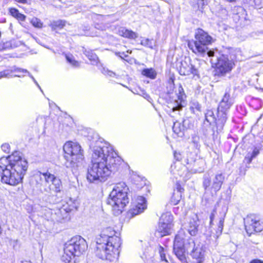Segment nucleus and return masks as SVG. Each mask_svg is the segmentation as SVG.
Wrapping results in <instances>:
<instances>
[{"label": "nucleus", "mask_w": 263, "mask_h": 263, "mask_svg": "<svg viewBox=\"0 0 263 263\" xmlns=\"http://www.w3.org/2000/svg\"><path fill=\"white\" fill-rule=\"evenodd\" d=\"M121 163V159L109 143L98 141L93 149L86 178L91 183L104 182L118 170Z\"/></svg>", "instance_id": "f257e3e1"}, {"label": "nucleus", "mask_w": 263, "mask_h": 263, "mask_svg": "<svg viewBox=\"0 0 263 263\" xmlns=\"http://www.w3.org/2000/svg\"><path fill=\"white\" fill-rule=\"evenodd\" d=\"M121 240L111 227L103 229L97 238L96 254L100 258L113 261L118 258Z\"/></svg>", "instance_id": "f03ea898"}, {"label": "nucleus", "mask_w": 263, "mask_h": 263, "mask_svg": "<svg viewBox=\"0 0 263 263\" xmlns=\"http://www.w3.org/2000/svg\"><path fill=\"white\" fill-rule=\"evenodd\" d=\"M128 191L129 189L124 182H119L110 192L107 203L111 206L115 215H120L129 202Z\"/></svg>", "instance_id": "7ed1b4c3"}, {"label": "nucleus", "mask_w": 263, "mask_h": 263, "mask_svg": "<svg viewBox=\"0 0 263 263\" xmlns=\"http://www.w3.org/2000/svg\"><path fill=\"white\" fill-rule=\"evenodd\" d=\"M11 166L9 169L4 170L2 176V182L10 185L18 184L23 179L28 168V162L25 159L16 161L11 157Z\"/></svg>", "instance_id": "20e7f679"}, {"label": "nucleus", "mask_w": 263, "mask_h": 263, "mask_svg": "<svg viewBox=\"0 0 263 263\" xmlns=\"http://www.w3.org/2000/svg\"><path fill=\"white\" fill-rule=\"evenodd\" d=\"M63 151L67 167L76 169L82 165L84 159V151L78 143L66 142L63 145Z\"/></svg>", "instance_id": "39448f33"}, {"label": "nucleus", "mask_w": 263, "mask_h": 263, "mask_svg": "<svg viewBox=\"0 0 263 263\" xmlns=\"http://www.w3.org/2000/svg\"><path fill=\"white\" fill-rule=\"evenodd\" d=\"M213 41V38L202 29L196 30L195 40L188 43L189 48L195 54L204 55L208 50V46Z\"/></svg>", "instance_id": "423d86ee"}, {"label": "nucleus", "mask_w": 263, "mask_h": 263, "mask_svg": "<svg viewBox=\"0 0 263 263\" xmlns=\"http://www.w3.org/2000/svg\"><path fill=\"white\" fill-rule=\"evenodd\" d=\"M184 245L186 251L193 258L197 259L196 263H202L205 252L202 245L200 242H196L189 236H187V239Z\"/></svg>", "instance_id": "0eeeda50"}, {"label": "nucleus", "mask_w": 263, "mask_h": 263, "mask_svg": "<svg viewBox=\"0 0 263 263\" xmlns=\"http://www.w3.org/2000/svg\"><path fill=\"white\" fill-rule=\"evenodd\" d=\"M173 216L171 213H163L159 219L156 234L159 237L170 235L173 230Z\"/></svg>", "instance_id": "6e6552de"}, {"label": "nucleus", "mask_w": 263, "mask_h": 263, "mask_svg": "<svg viewBox=\"0 0 263 263\" xmlns=\"http://www.w3.org/2000/svg\"><path fill=\"white\" fill-rule=\"evenodd\" d=\"M187 239V235L183 230H180L176 235L174 242V252L177 258L182 262H186L184 243Z\"/></svg>", "instance_id": "1a4fd4ad"}, {"label": "nucleus", "mask_w": 263, "mask_h": 263, "mask_svg": "<svg viewBox=\"0 0 263 263\" xmlns=\"http://www.w3.org/2000/svg\"><path fill=\"white\" fill-rule=\"evenodd\" d=\"M39 173L41 179H44L47 183H51L48 187L45 188V192L50 193L53 191L55 193H60L62 192L63 185L60 178L48 171L44 173L40 172Z\"/></svg>", "instance_id": "9d476101"}, {"label": "nucleus", "mask_w": 263, "mask_h": 263, "mask_svg": "<svg viewBox=\"0 0 263 263\" xmlns=\"http://www.w3.org/2000/svg\"><path fill=\"white\" fill-rule=\"evenodd\" d=\"M184 163L186 164L192 173H201L203 171V161L198 158L195 152L183 153Z\"/></svg>", "instance_id": "9b49d317"}, {"label": "nucleus", "mask_w": 263, "mask_h": 263, "mask_svg": "<svg viewBox=\"0 0 263 263\" xmlns=\"http://www.w3.org/2000/svg\"><path fill=\"white\" fill-rule=\"evenodd\" d=\"M243 220L246 232L249 236L254 232L259 233L263 231V221L260 220L259 216L250 214Z\"/></svg>", "instance_id": "f8f14e48"}, {"label": "nucleus", "mask_w": 263, "mask_h": 263, "mask_svg": "<svg viewBox=\"0 0 263 263\" xmlns=\"http://www.w3.org/2000/svg\"><path fill=\"white\" fill-rule=\"evenodd\" d=\"M224 180V175L222 173H217L213 178L212 183L209 174H206L203 177V186L206 192L211 191L216 193L220 189Z\"/></svg>", "instance_id": "ddd939ff"}, {"label": "nucleus", "mask_w": 263, "mask_h": 263, "mask_svg": "<svg viewBox=\"0 0 263 263\" xmlns=\"http://www.w3.org/2000/svg\"><path fill=\"white\" fill-rule=\"evenodd\" d=\"M65 245L77 256L83 254L87 249L86 241L80 236L73 237Z\"/></svg>", "instance_id": "4468645a"}, {"label": "nucleus", "mask_w": 263, "mask_h": 263, "mask_svg": "<svg viewBox=\"0 0 263 263\" xmlns=\"http://www.w3.org/2000/svg\"><path fill=\"white\" fill-rule=\"evenodd\" d=\"M216 60L217 62L215 63V75L223 76L230 70L228 55L223 54L219 57H216Z\"/></svg>", "instance_id": "2eb2a0df"}, {"label": "nucleus", "mask_w": 263, "mask_h": 263, "mask_svg": "<svg viewBox=\"0 0 263 263\" xmlns=\"http://www.w3.org/2000/svg\"><path fill=\"white\" fill-rule=\"evenodd\" d=\"M179 72L182 76H189L193 74L194 77H197L199 78L198 70L191 63V60L190 58L185 59L180 63Z\"/></svg>", "instance_id": "dca6fc26"}, {"label": "nucleus", "mask_w": 263, "mask_h": 263, "mask_svg": "<svg viewBox=\"0 0 263 263\" xmlns=\"http://www.w3.org/2000/svg\"><path fill=\"white\" fill-rule=\"evenodd\" d=\"M230 107V95L227 92L223 96L221 101L219 103L218 108V116H221V119H218V121L221 120V122H226L227 119V114L229 112Z\"/></svg>", "instance_id": "f3484780"}, {"label": "nucleus", "mask_w": 263, "mask_h": 263, "mask_svg": "<svg viewBox=\"0 0 263 263\" xmlns=\"http://www.w3.org/2000/svg\"><path fill=\"white\" fill-rule=\"evenodd\" d=\"M71 204L68 207L66 205H63L60 208L54 209L53 221H61L62 220L66 218L68 213L70 211L76 209V206L74 203L70 201Z\"/></svg>", "instance_id": "a211bd4d"}, {"label": "nucleus", "mask_w": 263, "mask_h": 263, "mask_svg": "<svg viewBox=\"0 0 263 263\" xmlns=\"http://www.w3.org/2000/svg\"><path fill=\"white\" fill-rule=\"evenodd\" d=\"M184 164V163L182 165V163H178L174 166L172 165L171 168L173 174L182 177L183 181H185L190 178V172H191L189 166L187 165L185 166Z\"/></svg>", "instance_id": "6ab92c4d"}, {"label": "nucleus", "mask_w": 263, "mask_h": 263, "mask_svg": "<svg viewBox=\"0 0 263 263\" xmlns=\"http://www.w3.org/2000/svg\"><path fill=\"white\" fill-rule=\"evenodd\" d=\"M146 199L143 196H138L135 199L133 208L129 212V214L134 217L139 214L142 213L146 209Z\"/></svg>", "instance_id": "aec40b11"}, {"label": "nucleus", "mask_w": 263, "mask_h": 263, "mask_svg": "<svg viewBox=\"0 0 263 263\" xmlns=\"http://www.w3.org/2000/svg\"><path fill=\"white\" fill-rule=\"evenodd\" d=\"M16 161L15 163H17L18 161L23 160L24 158L22 157L21 153L17 151L14 152L12 155L7 157H2L0 159V168L3 171L4 170L9 169L11 167V157Z\"/></svg>", "instance_id": "412c9836"}, {"label": "nucleus", "mask_w": 263, "mask_h": 263, "mask_svg": "<svg viewBox=\"0 0 263 263\" xmlns=\"http://www.w3.org/2000/svg\"><path fill=\"white\" fill-rule=\"evenodd\" d=\"M116 33L119 35L128 39H136L138 37L137 33L124 27H120L117 28Z\"/></svg>", "instance_id": "4be33fe9"}, {"label": "nucleus", "mask_w": 263, "mask_h": 263, "mask_svg": "<svg viewBox=\"0 0 263 263\" xmlns=\"http://www.w3.org/2000/svg\"><path fill=\"white\" fill-rule=\"evenodd\" d=\"M76 256H77L76 254L65 245L64 254L61 257L62 260L65 263H74Z\"/></svg>", "instance_id": "5701e85b"}, {"label": "nucleus", "mask_w": 263, "mask_h": 263, "mask_svg": "<svg viewBox=\"0 0 263 263\" xmlns=\"http://www.w3.org/2000/svg\"><path fill=\"white\" fill-rule=\"evenodd\" d=\"M232 13L233 21L236 23L245 17V10L240 6H235L232 10Z\"/></svg>", "instance_id": "b1692460"}, {"label": "nucleus", "mask_w": 263, "mask_h": 263, "mask_svg": "<svg viewBox=\"0 0 263 263\" xmlns=\"http://www.w3.org/2000/svg\"><path fill=\"white\" fill-rule=\"evenodd\" d=\"M179 94L178 95V100L175 102V106H173L172 110L173 111L180 110L182 109L183 105L182 102L183 101L185 95L183 93V89L181 86L178 88Z\"/></svg>", "instance_id": "393cba45"}, {"label": "nucleus", "mask_w": 263, "mask_h": 263, "mask_svg": "<svg viewBox=\"0 0 263 263\" xmlns=\"http://www.w3.org/2000/svg\"><path fill=\"white\" fill-rule=\"evenodd\" d=\"M216 118L212 110H208L205 113L204 124L206 126L216 124Z\"/></svg>", "instance_id": "a878e982"}, {"label": "nucleus", "mask_w": 263, "mask_h": 263, "mask_svg": "<svg viewBox=\"0 0 263 263\" xmlns=\"http://www.w3.org/2000/svg\"><path fill=\"white\" fill-rule=\"evenodd\" d=\"M198 221L195 219L190 220L189 227L188 232L191 236H195L198 232Z\"/></svg>", "instance_id": "bb28decb"}, {"label": "nucleus", "mask_w": 263, "mask_h": 263, "mask_svg": "<svg viewBox=\"0 0 263 263\" xmlns=\"http://www.w3.org/2000/svg\"><path fill=\"white\" fill-rule=\"evenodd\" d=\"M185 129V127L183 124H182L181 123L178 121H176L174 123L173 130L179 137H182L183 136V132Z\"/></svg>", "instance_id": "cd10ccee"}, {"label": "nucleus", "mask_w": 263, "mask_h": 263, "mask_svg": "<svg viewBox=\"0 0 263 263\" xmlns=\"http://www.w3.org/2000/svg\"><path fill=\"white\" fill-rule=\"evenodd\" d=\"M42 213L47 220L53 221L54 209L45 208L42 209Z\"/></svg>", "instance_id": "c85d7f7f"}, {"label": "nucleus", "mask_w": 263, "mask_h": 263, "mask_svg": "<svg viewBox=\"0 0 263 263\" xmlns=\"http://www.w3.org/2000/svg\"><path fill=\"white\" fill-rule=\"evenodd\" d=\"M83 52L84 54L89 59V60L93 62V64L97 63L98 58L97 55L92 52V50H87L83 48Z\"/></svg>", "instance_id": "c756f323"}, {"label": "nucleus", "mask_w": 263, "mask_h": 263, "mask_svg": "<svg viewBox=\"0 0 263 263\" xmlns=\"http://www.w3.org/2000/svg\"><path fill=\"white\" fill-rule=\"evenodd\" d=\"M259 153V150L257 147H255L252 153H248L245 158V161L247 163L250 164L252 159L255 158Z\"/></svg>", "instance_id": "7c9ffc66"}, {"label": "nucleus", "mask_w": 263, "mask_h": 263, "mask_svg": "<svg viewBox=\"0 0 263 263\" xmlns=\"http://www.w3.org/2000/svg\"><path fill=\"white\" fill-rule=\"evenodd\" d=\"M190 109L194 114L198 115L201 111V105L198 102L193 101L190 103Z\"/></svg>", "instance_id": "2f4dec72"}, {"label": "nucleus", "mask_w": 263, "mask_h": 263, "mask_svg": "<svg viewBox=\"0 0 263 263\" xmlns=\"http://www.w3.org/2000/svg\"><path fill=\"white\" fill-rule=\"evenodd\" d=\"M5 71H9V73L7 76L9 75L10 73H12V72H19L27 73L28 76L32 79L33 81H35V79L34 77L30 73V72L26 69L18 68L15 66L13 67L10 70H5ZM7 76L6 77H7Z\"/></svg>", "instance_id": "473e14b6"}, {"label": "nucleus", "mask_w": 263, "mask_h": 263, "mask_svg": "<svg viewBox=\"0 0 263 263\" xmlns=\"http://www.w3.org/2000/svg\"><path fill=\"white\" fill-rule=\"evenodd\" d=\"M182 195L179 192H174L171 199V202L173 205H177L181 199Z\"/></svg>", "instance_id": "72a5a7b5"}, {"label": "nucleus", "mask_w": 263, "mask_h": 263, "mask_svg": "<svg viewBox=\"0 0 263 263\" xmlns=\"http://www.w3.org/2000/svg\"><path fill=\"white\" fill-rule=\"evenodd\" d=\"M142 74L152 79H155L156 76V73L153 68L143 69Z\"/></svg>", "instance_id": "f704fd0d"}, {"label": "nucleus", "mask_w": 263, "mask_h": 263, "mask_svg": "<svg viewBox=\"0 0 263 263\" xmlns=\"http://www.w3.org/2000/svg\"><path fill=\"white\" fill-rule=\"evenodd\" d=\"M65 25V21L63 20H58L53 22L50 26L53 30L57 28H62Z\"/></svg>", "instance_id": "c9c22d12"}, {"label": "nucleus", "mask_w": 263, "mask_h": 263, "mask_svg": "<svg viewBox=\"0 0 263 263\" xmlns=\"http://www.w3.org/2000/svg\"><path fill=\"white\" fill-rule=\"evenodd\" d=\"M66 59L67 61L72 66L77 67L79 66V63L76 61L72 54H66Z\"/></svg>", "instance_id": "e433bc0d"}, {"label": "nucleus", "mask_w": 263, "mask_h": 263, "mask_svg": "<svg viewBox=\"0 0 263 263\" xmlns=\"http://www.w3.org/2000/svg\"><path fill=\"white\" fill-rule=\"evenodd\" d=\"M223 220L220 219L219 221L217 230L216 231V233H213V237L214 238H217L221 233L223 229Z\"/></svg>", "instance_id": "4c0bfd02"}, {"label": "nucleus", "mask_w": 263, "mask_h": 263, "mask_svg": "<svg viewBox=\"0 0 263 263\" xmlns=\"http://www.w3.org/2000/svg\"><path fill=\"white\" fill-rule=\"evenodd\" d=\"M31 24L35 27L41 28L42 27L43 23L41 20L36 17H33L31 20Z\"/></svg>", "instance_id": "58836bf2"}, {"label": "nucleus", "mask_w": 263, "mask_h": 263, "mask_svg": "<svg viewBox=\"0 0 263 263\" xmlns=\"http://www.w3.org/2000/svg\"><path fill=\"white\" fill-rule=\"evenodd\" d=\"M183 153H180L175 151L174 153V158L178 161H181L182 164H184V158H183Z\"/></svg>", "instance_id": "ea45409f"}, {"label": "nucleus", "mask_w": 263, "mask_h": 263, "mask_svg": "<svg viewBox=\"0 0 263 263\" xmlns=\"http://www.w3.org/2000/svg\"><path fill=\"white\" fill-rule=\"evenodd\" d=\"M141 44L150 48H153V44L152 41L148 39H143L141 41Z\"/></svg>", "instance_id": "a19ab883"}, {"label": "nucleus", "mask_w": 263, "mask_h": 263, "mask_svg": "<svg viewBox=\"0 0 263 263\" xmlns=\"http://www.w3.org/2000/svg\"><path fill=\"white\" fill-rule=\"evenodd\" d=\"M192 142L194 144L196 148H199L200 147V138L198 136L194 135L192 136Z\"/></svg>", "instance_id": "79ce46f5"}, {"label": "nucleus", "mask_w": 263, "mask_h": 263, "mask_svg": "<svg viewBox=\"0 0 263 263\" xmlns=\"http://www.w3.org/2000/svg\"><path fill=\"white\" fill-rule=\"evenodd\" d=\"M9 12L10 14L15 18H16L18 14H20L19 11L17 9L14 8H10Z\"/></svg>", "instance_id": "37998d69"}, {"label": "nucleus", "mask_w": 263, "mask_h": 263, "mask_svg": "<svg viewBox=\"0 0 263 263\" xmlns=\"http://www.w3.org/2000/svg\"><path fill=\"white\" fill-rule=\"evenodd\" d=\"M102 72L105 74V75H106V76H108L110 77H114L116 76V74L115 72L111 71H110L108 69H106L105 68H103L102 70Z\"/></svg>", "instance_id": "c03bdc74"}, {"label": "nucleus", "mask_w": 263, "mask_h": 263, "mask_svg": "<svg viewBox=\"0 0 263 263\" xmlns=\"http://www.w3.org/2000/svg\"><path fill=\"white\" fill-rule=\"evenodd\" d=\"M253 3L257 8H260L263 7V0H253Z\"/></svg>", "instance_id": "a18cd8bd"}, {"label": "nucleus", "mask_w": 263, "mask_h": 263, "mask_svg": "<svg viewBox=\"0 0 263 263\" xmlns=\"http://www.w3.org/2000/svg\"><path fill=\"white\" fill-rule=\"evenodd\" d=\"M2 149L5 153H9L10 150V145L8 143L3 144L1 146Z\"/></svg>", "instance_id": "49530a36"}, {"label": "nucleus", "mask_w": 263, "mask_h": 263, "mask_svg": "<svg viewBox=\"0 0 263 263\" xmlns=\"http://www.w3.org/2000/svg\"><path fill=\"white\" fill-rule=\"evenodd\" d=\"M184 191L183 188H182L180 184L177 183L176 184V191H175V192H179L180 194L183 192Z\"/></svg>", "instance_id": "de8ad7c7"}, {"label": "nucleus", "mask_w": 263, "mask_h": 263, "mask_svg": "<svg viewBox=\"0 0 263 263\" xmlns=\"http://www.w3.org/2000/svg\"><path fill=\"white\" fill-rule=\"evenodd\" d=\"M26 18V16L21 13L18 14V16L16 17V19L20 21H24Z\"/></svg>", "instance_id": "09e8293b"}, {"label": "nucleus", "mask_w": 263, "mask_h": 263, "mask_svg": "<svg viewBox=\"0 0 263 263\" xmlns=\"http://www.w3.org/2000/svg\"><path fill=\"white\" fill-rule=\"evenodd\" d=\"M9 73L8 71H2L0 72V79L4 77H6Z\"/></svg>", "instance_id": "8fccbe9b"}, {"label": "nucleus", "mask_w": 263, "mask_h": 263, "mask_svg": "<svg viewBox=\"0 0 263 263\" xmlns=\"http://www.w3.org/2000/svg\"><path fill=\"white\" fill-rule=\"evenodd\" d=\"M116 55H119L121 58L124 59V57H127V54H126L125 52H118L116 53Z\"/></svg>", "instance_id": "3c124183"}, {"label": "nucleus", "mask_w": 263, "mask_h": 263, "mask_svg": "<svg viewBox=\"0 0 263 263\" xmlns=\"http://www.w3.org/2000/svg\"><path fill=\"white\" fill-rule=\"evenodd\" d=\"M216 212V211L215 210H213V212L211 213L210 215V224H211L212 223V221L213 220L214 217L215 216V213Z\"/></svg>", "instance_id": "603ef678"}, {"label": "nucleus", "mask_w": 263, "mask_h": 263, "mask_svg": "<svg viewBox=\"0 0 263 263\" xmlns=\"http://www.w3.org/2000/svg\"><path fill=\"white\" fill-rule=\"evenodd\" d=\"M205 53H207V54L210 57H214V52L213 51H212V50L208 51L207 50Z\"/></svg>", "instance_id": "864d4df0"}, {"label": "nucleus", "mask_w": 263, "mask_h": 263, "mask_svg": "<svg viewBox=\"0 0 263 263\" xmlns=\"http://www.w3.org/2000/svg\"><path fill=\"white\" fill-rule=\"evenodd\" d=\"M250 263H263V261L256 259L252 260V261H250Z\"/></svg>", "instance_id": "5fc2aeb1"}, {"label": "nucleus", "mask_w": 263, "mask_h": 263, "mask_svg": "<svg viewBox=\"0 0 263 263\" xmlns=\"http://www.w3.org/2000/svg\"><path fill=\"white\" fill-rule=\"evenodd\" d=\"M160 257H161V260H165V261H167V260L165 258V254H163V253H162L161 251H160Z\"/></svg>", "instance_id": "6e6d98bb"}, {"label": "nucleus", "mask_w": 263, "mask_h": 263, "mask_svg": "<svg viewBox=\"0 0 263 263\" xmlns=\"http://www.w3.org/2000/svg\"><path fill=\"white\" fill-rule=\"evenodd\" d=\"M170 90L168 91V93H172V91H173V89H174V84H170Z\"/></svg>", "instance_id": "4d7b16f0"}, {"label": "nucleus", "mask_w": 263, "mask_h": 263, "mask_svg": "<svg viewBox=\"0 0 263 263\" xmlns=\"http://www.w3.org/2000/svg\"><path fill=\"white\" fill-rule=\"evenodd\" d=\"M15 2H18V3H22V4H26L27 3V0H14Z\"/></svg>", "instance_id": "13d9d810"}, {"label": "nucleus", "mask_w": 263, "mask_h": 263, "mask_svg": "<svg viewBox=\"0 0 263 263\" xmlns=\"http://www.w3.org/2000/svg\"><path fill=\"white\" fill-rule=\"evenodd\" d=\"M5 49V45L4 44H0V51H3Z\"/></svg>", "instance_id": "bf43d9fd"}, {"label": "nucleus", "mask_w": 263, "mask_h": 263, "mask_svg": "<svg viewBox=\"0 0 263 263\" xmlns=\"http://www.w3.org/2000/svg\"><path fill=\"white\" fill-rule=\"evenodd\" d=\"M17 72L18 73V74L14 75V77H21L22 76L21 73H23V74L24 73L23 72Z\"/></svg>", "instance_id": "052dcab7"}, {"label": "nucleus", "mask_w": 263, "mask_h": 263, "mask_svg": "<svg viewBox=\"0 0 263 263\" xmlns=\"http://www.w3.org/2000/svg\"><path fill=\"white\" fill-rule=\"evenodd\" d=\"M34 82V83L39 87V88L40 89V90L42 91V90H41V88L40 87V86H39V85L38 84L37 82H36V81L35 80V81H33Z\"/></svg>", "instance_id": "680f3d73"}, {"label": "nucleus", "mask_w": 263, "mask_h": 263, "mask_svg": "<svg viewBox=\"0 0 263 263\" xmlns=\"http://www.w3.org/2000/svg\"><path fill=\"white\" fill-rule=\"evenodd\" d=\"M144 255L145 256L144 257H143V256H141V257H142V258H143V259H144V258H147V255H146V254H145V255H144Z\"/></svg>", "instance_id": "e2e57ef3"}, {"label": "nucleus", "mask_w": 263, "mask_h": 263, "mask_svg": "<svg viewBox=\"0 0 263 263\" xmlns=\"http://www.w3.org/2000/svg\"><path fill=\"white\" fill-rule=\"evenodd\" d=\"M185 122V120H184V121H183V123L184 124Z\"/></svg>", "instance_id": "0e129e2a"}, {"label": "nucleus", "mask_w": 263, "mask_h": 263, "mask_svg": "<svg viewBox=\"0 0 263 263\" xmlns=\"http://www.w3.org/2000/svg\"><path fill=\"white\" fill-rule=\"evenodd\" d=\"M127 53H131V51H130V52H129L128 51H127Z\"/></svg>", "instance_id": "69168bd1"}, {"label": "nucleus", "mask_w": 263, "mask_h": 263, "mask_svg": "<svg viewBox=\"0 0 263 263\" xmlns=\"http://www.w3.org/2000/svg\"><path fill=\"white\" fill-rule=\"evenodd\" d=\"M160 249H161V250H162L163 249V248H161H161H160Z\"/></svg>", "instance_id": "338daca9"}, {"label": "nucleus", "mask_w": 263, "mask_h": 263, "mask_svg": "<svg viewBox=\"0 0 263 263\" xmlns=\"http://www.w3.org/2000/svg\"><path fill=\"white\" fill-rule=\"evenodd\" d=\"M228 1H230V0H227Z\"/></svg>", "instance_id": "774afa93"}]
</instances>
